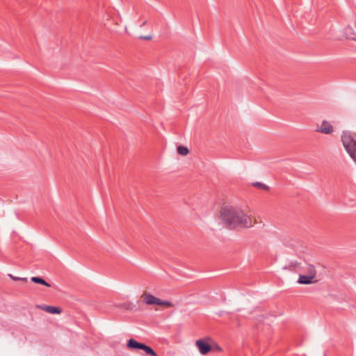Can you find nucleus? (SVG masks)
Segmentation results:
<instances>
[{
	"mask_svg": "<svg viewBox=\"0 0 356 356\" xmlns=\"http://www.w3.org/2000/svg\"><path fill=\"white\" fill-rule=\"evenodd\" d=\"M37 307L50 314H59L61 313L60 308L56 307L49 305H37Z\"/></svg>",
	"mask_w": 356,
	"mask_h": 356,
	"instance_id": "9",
	"label": "nucleus"
},
{
	"mask_svg": "<svg viewBox=\"0 0 356 356\" xmlns=\"http://www.w3.org/2000/svg\"><path fill=\"white\" fill-rule=\"evenodd\" d=\"M140 39L144 40H151L152 37L151 35H147V36H140Z\"/></svg>",
	"mask_w": 356,
	"mask_h": 356,
	"instance_id": "15",
	"label": "nucleus"
},
{
	"mask_svg": "<svg viewBox=\"0 0 356 356\" xmlns=\"http://www.w3.org/2000/svg\"><path fill=\"white\" fill-rule=\"evenodd\" d=\"M253 186L266 191L269 188L268 186L261 182H255L253 184Z\"/></svg>",
	"mask_w": 356,
	"mask_h": 356,
	"instance_id": "14",
	"label": "nucleus"
},
{
	"mask_svg": "<svg viewBox=\"0 0 356 356\" xmlns=\"http://www.w3.org/2000/svg\"><path fill=\"white\" fill-rule=\"evenodd\" d=\"M306 275H309L310 277L316 279V270L314 265L309 264L307 265L306 270Z\"/></svg>",
	"mask_w": 356,
	"mask_h": 356,
	"instance_id": "10",
	"label": "nucleus"
},
{
	"mask_svg": "<svg viewBox=\"0 0 356 356\" xmlns=\"http://www.w3.org/2000/svg\"><path fill=\"white\" fill-rule=\"evenodd\" d=\"M141 298L143 302L148 305H159V306H168L172 307V305L170 302L166 300H162L155 296H152L149 292L145 291Z\"/></svg>",
	"mask_w": 356,
	"mask_h": 356,
	"instance_id": "3",
	"label": "nucleus"
},
{
	"mask_svg": "<svg viewBox=\"0 0 356 356\" xmlns=\"http://www.w3.org/2000/svg\"><path fill=\"white\" fill-rule=\"evenodd\" d=\"M317 282V280L310 277L309 275H300L297 282L300 284H311L316 283Z\"/></svg>",
	"mask_w": 356,
	"mask_h": 356,
	"instance_id": "7",
	"label": "nucleus"
},
{
	"mask_svg": "<svg viewBox=\"0 0 356 356\" xmlns=\"http://www.w3.org/2000/svg\"><path fill=\"white\" fill-rule=\"evenodd\" d=\"M195 345L202 355H206L211 350V347L209 343H207L204 339L197 340L195 341Z\"/></svg>",
	"mask_w": 356,
	"mask_h": 356,
	"instance_id": "6",
	"label": "nucleus"
},
{
	"mask_svg": "<svg viewBox=\"0 0 356 356\" xmlns=\"http://www.w3.org/2000/svg\"><path fill=\"white\" fill-rule=\"evenodd\" d=\"M300 266V263H298L296 261H291L289 264V265L284 266L283 269L284 270H289L293 271V270H294L296 268H299Z\"/></svg>",
	"mask_w": 356,
	"mask_h": 356,
	"instance_id": "11",
	"label": "nucleus"
},
{
	"mask_svg": "<svg viewBox=\"0 0 356 356\" xmlns=\"http://www.w3.org/2000/svg\"><path fill=\"white\" fill-rule=\"evenodd\" d=\"M127 347V348L131 350H143L145 352L146 354L151 356H158L156 353L151 347L145 345V343L138 342L134 339H130L128 340Z\"/></svg>",
	"mask_w": 356,
	"mask_h": 356,
	"instance_id": "4",
	"label": "nucleus"
},
{
	"mask_svg": "<svg viewBox=\"0 0 356 356\" xmlns=\"http://www.w3.org/2000/svg\"><path fill=\"white\" fill-rule=\"evenodd\" d=\"M220 218L232 229L236 227L249 228L253 226V222L250 216L241 208L232 206H225L220 211Z\"/></svg>",
	"mask_w": 356,
	"mask_h": 356,
	"instance_id": "1",
	"label": "nucleus"
},
{
	"mask_svg": "<svg viewBox=\"0 0 356 356\" xmlns=\"http://www.w3.org/2000/svg\"><path fill=\"white\" fill-rule=\"evenodd\" d=\"M177 152L179 154H181L182 156H186L188 154V148L184 146H182V145L178 146Z\"/></svg>",
	"mask_w": 356,
	"mask_h": 356,
	"instance_id": "13",
	"label": "nucleus"
},
{
	"mask_svg": "<svg viewBox=\"0 0 356 356\" xmlns=\"http://www.w3.org/2000/svg\"><path fill=\"white\" fill-rule=\"evenodd\" d=\"M316 131L325 134H330L333 132V127L328 121L323 120L321 124L318 126Z\"/></svg>",
	"mask_w": 356,
	"mask_h": 356,
	"instance_id": "5",
	"label": "nucleus"
},
{
	"mask_svg": "<svg viewBox=\"0 0 356 356\" xmlns=\"http://www.w3.org/2000/svg\"><path fill=\"white\" fill-rule=\"evenodd\" d=\"M31 280L34 283L42 284L46 286H51L50 284L47 283L44 279L40 277H32Z\"/></svg>",
	"mask_w": 356,
	"mask_h": 356,
	"instance_id": "12",
	"label": "nucleus"
},
{
	"mask_svg": "<svg viewBox=\"0 0 356 356\" xmlns=\"http://www.w3.org/2000/svg\"><path fill=\"white\" fill-rule=\"evenodd\" d=\"M342 37L346 40L356 41V34L350 26L344 29Z\"/></svg>",
	"mask_w": 356,
	"mask_h": 356,
	"instance_id": "8",
	"label": "nucleus"
},
{
	"mask_svg": "<svg viewBox=\"0 0 356 356\" xmlns=\"http://www.w3.org/2000/svg\"><path fill=\"white\" fill-rule=\"evenodd\" d=\"M8 276L13 280L15 281H18L21 279V277H16V276H14L11 274H8Z\"/></svg>",
	"mask_w": 356,
	"mask_h": 356,
	"instance_id": "16",
	"label": "nucleus"
},
{
	"mask_svg": "<svg viewBox=\"0 0 356 356\" xmlns=\"http://www.w3.org/2000/svg\"><path fill=\"white\" fill-rule=\"evenodd\" d=\"M19 280L26 282L27 280V278H26V277H21V279Z\"/></svg>",
	"mask_w": 356,
	"mask_h": 356,
	"instance_id": "17",
	"label": "nucleus"
},
{
	"mask_svg": "<svg viewBox=\"0 0 356 356\" xmlns=\"http://www.w3.org/2000/svg\"><path fill=\"white\" fill-rule=\"evenodd\" d=\"M343 145L353 160L356 162V139L348 131H344L341 135Z\"/></svg>",
	"mask_w": 356,
	"mask_h": 356,
	"instance_id": "2",
	"label": "nucleus"
},
{
	"mask_svg": "<svg viewBox=\"0 0 356 356\" xmlns=\"http://www.w3.org/2000/svg\"><path fill=\"white\" fill-rule=\"evenodd\" d=\"M146 24V22H144L141 26H144Z\"/></svg>",
	"mask_w": 356,
	"mask_h": 356,
	"instance_id": "18",
	"label": "nucleus"
}]
</instances>
